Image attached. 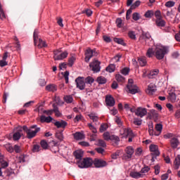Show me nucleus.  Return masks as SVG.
I'll use <instances>...</instances> for the list:
<instances>
[{
	"label": "nucleus",
	"instance_id": "nucleus-1",
	"mask_svg": "<svg viewBox=\"0 0 180 180\" xmlns=\"http://www.w3.org/2000/svg\"><path fill=\"white\" fill-rule=\"evenodd\" d=\"M76 86L80 91H84L85 89L86 94L89 92H92L94 89L91 87H87L85 84L84 77H78L75 79Z\"/></svg>",
	"mask_w": 180,
	"mask_h": 180
},
{
	"label": "nucleus",
	"instance_id": "nucleus-2",
	"mask_svg": "<svg viewBox=\"0 0 180 180\" xmlns=\"http://www.w3.org/2000/svg\"><path fill=\"white\" fill-rule=\"evenodd\" d=\"M23 130L27 133V139H33V137H36L37 133L40 131V127H37V125H32L30 128L24 126Z\"/></svg>",
	"mask_w": 180,
	"mask_h": 180
},
{
	"label": "nucleus",
	"instance_id": "nucleus-3",
	"mask_svg": "<svg viewBox=\"0 0 180 180\" xmlns=\"http://www.w3.org/2000/svg\"><path fill=\"white\" fill-rule=\"evenodd\" d=\"M168 54V48L167 46H158L155 50V56L158 60H162Z\"/></svg>",
	"mask_w": 180,
	"mask_h": 180
},
{
	"label": "nucleus",
	"instance_id": "nucleus-4",
	"mask_svg": "<svg viewBox=\"0 0 180 180\" xmlns=\"http://www.w3.org/2000/svg\"><path fill=\"white\" fill-rule=\"evenodd\" d=\"M93 163L94 161L89 158H86L82 161L80 160L77 162L79 168H89Z\"/></svg>",
	"mask_w": 180,
	"mask_h": 180
},
{
	"label": "nucleus",
	"instance_id": "nucleus-5",
	"mask_svg": "<svg viewBox=\"0 0 180 180\" xmlns=\"http://www.w3.org/2000/svg\"><path fill=\"white\" fill-rule=\"evenodd\" d=\"M125 154L122 155V160L124 161H129V160H131L133 155L134 154V148L133 146H128L124 150Z\"/></svg>",
	"mask_w": 180,
	"mask_h": 180
},
{
	"label": "nucleus",
	"instance_id": "nucleus-6",
	"mask_svg": "<svg viewBox=\"0 0 180 180\" xmlns=\"http://www.w3.org/2000/svg\"><path fill=\"white\" fill-rule=\"evenodd\" d=\"M61 53V51L60 50L53 51V58L55 61L64 60V58H67V57H68V52L64 51L63 53Z\"/></svg>",
	"mask_w": 180,
	"mask_h": 180
},
{
	"label": "nucleus",
	"instance_id": "nucleus-7",
	"mask_svg": "<svg viewBox=\"0 0 180 180\" xmlns=\"http://www.w3.org/2000/svg\"><path fill=\"white\" fill-rule=\"evenodd\" d=\"M127 89L128 90L129 94H131L132 95L139 93V87L136 84H133V79H129Z\"/></svg>",
	"mask_w": 180,
	"mask_h": 180
},
{
	"label": "nucleus",
	"instance_id": "nucleus-8",
	"mask_svg": "<svg viewBox=\"0 0 180 180\" xmlns=\"http://www.w3.org/2000/svg\"><path fill=\"white\" fill-rule=\"evenodd\" d=\"M168 99L170 101V102H172L173 103H175V102H178L179 101V94H176V91H175V89H172L169 91L168 94Z\"/></svg>",
	"mask_w": 180,
	"mask_h": 180
},
{
	"label": "nucleus",
	"instance_id": "nucleus-9",
	"mask_svg": "<svg viewBox=\"0 0 180 180\" xmlns=\"http://www.w3.org/2000/svg\"><path fill=\"white\" fill-rule=\"evenodd\" d=\"M120 134L122 138H127L129 136H133V131L130 128H121L120 130Z\"/></svg>",
	"mask_w": 180,
	"mask_h": 180
},
{
	"label": "nucleus",
	"instance_id": "nucleus-10",
	"mask_svg": "<svg viewBox=\"0 0 180 180\" xmlns=\"http://www.w3.org/2000/svg\"><path fill=\"white\" fill-rule=\"evenodd\" d=\"M94 56H98V53L90 48L87 49L85 52L84 58L86 63H89V60H91V57H94Z\"/></svg>",
	"mask_w": 180,
	"mask_h": 180
},
{
	"label": "nucleus",
	"instance_id": "nucleus-11",
	"mask_svg": "<svg viewBox=\"0 0 180 180\" xmlns=\"http://www.w3.org/2000/svg\"><path fill=\"white\" fill-rule=\"evenodd\" d=\"M91 71L94 72H99L101 71V63L98 60H94L89 64Z\"/></svg>",
	"mask_w": 180,
	"mask_h": 180
},
{
	"label": "nucleus",
	"instance_id": "nucleus-12",
	"mask_svg": "<svg viewBox=\"0 0 180 180\" xmlns=\"http://www.w3.org/2000/svg\"><path fill=\"white\" fill-rule=\"evenodd\" d=\"M135 115L139 117H144V116L147 115V108L142 107L137 108L135 111Z\"/></svg>",
	"mask_w": 180,
	"mask_h": 180
},
{
	"label": "nucleus",
	"instance_id": "nucleus-13",
	"mask_svg": "<svg viewBox=\"0 0 180 180\" xmlns=\"http://www.w3.org/2000/svg\"><path fill=\"white\" fill-rule=\"evenodd\" d=\"M93 164L96 168H103V167H106V165H108V162L102 159H95Z\"/></svg>",
	"mask_w": 180,
	"mask_h": 180
},
{
	"label": "nucleus",
	"instance_id": "nucleus-14",
	"mask_svg": "<svg viewBox=\"0 0 180 180\" xmlns=\"http://www.w3.org/2000/svg\"><path fill=\"white\" fill-rule=\"evenodd\" d=\"M149 148H150V151L152 153V155H155V157H158V155H160V150H158V146L151 144Z\"/></svg>",
	"mask_w": 180,
	"mask_h": 180
},
{
	"label": "nucleus",
	"instance_id": "nucleus-15",
	"mask_svg": "<svg viewBox=\"0 0 180 180\" xmlns=\"http://www.w3.org/2000/svg\"><path fill=\"white\" fill-rule=\"evenodd\" d=\"M105 103L107 106H110V108H112L116 103V102L115 101V98L112 96H106Z\"/></svg>",
	"mask_w": 180,
	"mask_h": 180
},
{
	"label": "nucleus",
	"instance_id": "nucleus-16",
	"mask_svg": "<svg viewBox=\"0 0 180 180\" xmlns=\"http://www.w3.org/2000/svg\"><path fill=\"white\" fill-rule=\"evenodd\" d=\"M73 155L76 160L81 161L84 158V152L82 150H77L73 153Z\"/></svg>",
	"mask_w": 180,
	"mask_h": 180
},
{
	"label": "nucleus",
	"instance_id": "nucleus-17",
	"mask_svg": "<svg viewBox=\"0 0 180 180\" xmlns=\"http://www.w3.org/2000/svg\"><path fill=\"white\" fill-rule=\"evenodd\" d=\"M68 123L64 120L56 121L54 122V125L56 126L58 129H65Z\"/></svg>",
	"mask_w": 180,
	"mask_h": 180
},
{
	"label": "nucleus",
	"instance_id": "nucleus-18",
	"mask_svg": "<svg viewBox=\"0 0 180 180\" xmlns=\"http://www.w3.org/2000/svg\"><path fill=\"white\" fill-rule=\"evenodd\" d=\"M156 91H157V87L155 86L154 84L150 83L148 86L146 93L148 95H153L154 94V92H155Z\"/></svg>",
	"mask_w": 180,
	"mask_h": 180
},
{
	"label": "nucleus",
	"instance_id": "nucleus-19",
	"mask_svg": "<svg viewBox=\"0 0 180 180\" xmlns=\"http://www.w3.org/2000/svg\"><path fill=\"white\" fill-rule=\"evenodd\" d=\"M95 82V79L91 76H88L84 79V83L86 84V86L88 85L89 88H92V84Z\"/></svg>",
	"mask_w": 180,
	"mask_h": 180
},
{
	"label": "nucleus",
	"instance_id": "nucleus-20",
	"mask_svg": "<svg viewBox=\"0 0 180 180\" xmlns=\"http://www.w3.org/2000/svg\"><path fill=\"white\" fill-rule=\"evenodd\" d=\"M170 146L172 148H176L179 146V140L176 137H173L170 140Z\"/></svg>",
	"mask_w": 180,
	"mask_h": 180
},
{
	"label": "nucleus",
	"instance_id": "nucleus-21",
	"mask_svg": "<svg viewBox=\"0 0 180 180\" xmlns=\"http://www.w3.org/2000/svg\"><path fill=\"white\" fill-rule=\"evenodd\" d=\"M53 121V117L51 116L46 117L45 115H41L40 117L41 123H51Z\"/></svg>",
	"mask_w": 180,
	"mask_h": 180
},
{
	"label": "nucleus",
	"instance_id": "nucleus-22",
	"mask_svg": "<svg viewBox=\"0 0 180 180\" xmlns=\"http://www.w3.org/2000/svg\"><path fill=\"white\" fill-rule=\"evenodd\" d=\"M129 176H131V178H134L135 179H139V178H143L144 174H142L140 172H131Z\"/></svg>",
	"mask_w": 180,
	"mask_h": 180
},
{
	"label": "nucleus",
	"instance_id": "nucleus-23",
	"mask_svg": "<svg viewBox=\"0 0 180 180\" xmlns=\"http://www.w3.org/2000/svg\"><path fill=\"white\" fill-rule=\"evenodd\" d=\"M73 137L75 140H84L85 139V134L82 132H75L73 134Z\"/></svg>",
	"mask_w": 180,
	"mask_h": 180
},
{
	"label": "nucleus",
	"instance_id": "nucleus-24",
	"mask_svg": "<svg viewBox=\"0 0 180 180\" xmlns=\"http://www.w3.org/2000/svg\"><path fill=\"white\" fill-rule=\"evenodd\" d=\"M88 116L94 123L97 122L99 120V117L96 112H90L89 114H88Z\"/></svg>",
	"mask_w": 180,
	"mask_h": 180
},
{
	"label": "nucleus",
	"instance_id": "nucleus-25",
	"mask_svg": "<svg viewBox=\"0 0 180 180\" xmlns=\"http://www.w3.org/2000/svg\"><path fill=\"white\" fill-rule=\"evenodd\" d=\"M167 22L162 18H158L155 20V25L158 27H164Z\"/></svg>",
	"mask_w": 180,
	"mask_h": 180
},
{
	"label": "nucleus",
	"instance_id": "nucleus-26",
	"mask_svg": "<svg viewBox=\"0 0 180 180\" xmlns=\"http://www.w3.org/2000/svg\"><path fill=\"white\" fill-rule=\"evenodd\" d=\"M155 130H156L155 136H160V134H161V131H162V124H157L155 125Z\"/></svg>",
	"mask_w": 180,
	"mask_h": 180
},
{
	"label": "nucleus",
	"instance_id": "nucleus-27",
	"mask_svg": "<svg viewBox=\"0 0 180 180\" xmlns=\"http://www.w3.org/2000/svg\"><path fill=\"white\" fill-rule=\"evenodd\" d=\"M46 89L49 92H56L57 91V86L56 84H49L46 86Z\"/></svg>",
	"mask_w": 180,
	"mask_h": 180
},
{
	"label": "nucleus",
	"instance_id": "nucleus-28",
	"mask_svg": "<svg viewBox=\"0 0 180 180\" xmlns=\"http://www.w3.org/2000/svg\"><path fill=\"white\" fill-rule=\"evenodd\" d=\"M174 169H178L180 167V155H178L174 161Z\"/></svg>",
	"mask_w": 180,
	"mask_h": 180
},
{
	"label": "nucleus",
	"instance_id": "nucleus-29",
	"mask_svg": "<svg viewBox=\"0 0 180 180\" xmlns=\"http://www.w3.org/2000/svg\"><path fill=\"white\" fill-rule=\"evenodd\" d=\"M138 63L141 65V67H144L147 64V59H146V57H141L138 59Z\"/></svg>",
	"mask_w": 180,
	"mask_h": 180
},
{
	"label": "nucleus",
	"instance_id": "nucleus-30",
	"mask_svg": "<svg viewBox=\"0 0 180 180\" xmlns=\"http://www.w3.org/2000/svg\"><path fill=\"white\" fill-rule=\"evenodd\" d=\"M107 79L105 78V77L100 76L96 79V82L100 85H103V84H106Z\"/></svg>",
	"mask_w": 180,
	"mask_h": 180
},
{
	"label": "nucleus",
	"instance_id": "nucleus-31",
	"mask_svg": "<svg viewBox=\"0 0 180 180\" xmlns=\"http://www.w3.org/2000/svg\"><path fill=\"white\" fill-rule=\"evenodd\" d=\"M8 167V162L4 160V156L0 155V167L6 168Z\"/></svg>",
	"mask_w": 180,
	"mask_h": 180
},
{
	"label": "nucleus",
	"instance_id": "nucleus-32",
	"mask_svg": "<svg viewBox=\"0 0 180 180\" xmlns=\"http://www.w3.org/2000/svg\"><path fill=\"white\" fill-rule=\"evenodd\" d=\"M64 101L66 103H72L74 102V98L71 95L65 96Z\"/></svg>",
	"mask_w": 180,
	"mask_h": 180
},
{
	"label": "nucleus",
	"instance_id": "nucleus-33",
	"mask_svg": "<svg viewBox=\"0 0 180 180\" xmlns=\"http://www.w3.org/2000/svg\"><path fill=\"white\" fill-rule=\"evenodd\" d=\"M4 148H6V151H8V153H13V146H12V144L11 143H6L4 145Z\"/></svg>",
	"mask_w": 180,
	"mask_h": 180
},
{
	"label": "nucleus",
	"instance_id": "nucleus-34",
	"mask_svg": "<svg viewBox=\"0 0 180 180\" xmlns=\"http://www.w3.org/2000/svg\"><path fill=\"white\" fill-rule=\"evenodd\" d=\"M53 112H54L56 116L59 117V116H61V112L58 110V107H57V105L53 104Z\"/></svg>",
	"mask_w": 180,
	"mask_h": 180
},
{
	"label": "nucleus",
	"instance_id": "nucleus-35",
	"mask_svg": "<svg viewBox=\"0 0 180 180\" xmlns=\"http://www.w3.org/2000/svg\"><path fill=\"white\" fill-rule=\"evenodd\" d=\"M115 70L116 65H115V64H110L106 68V71H108V72H115Z\"/></svg>",
	"mask_w": 180,
	"mask_h": 180
},
{
	"label": "nucleus",
	"instance_id": "nucleus-36",
	"mask_svg": "<svg viewBox=\"0 0 180 180\" xmlns=\"http://www.w3.org/2000/svg\"><path fill=\"white\" fill-rule=\"evenodd\" d=\"M155 54V51H154V49H153V48H149L146 52V56L149 58H151V57H153V56H154Z\"/></svg>",
	"mask_w": 180,
	"mask_h": 180
},
{
	"label": "nucleus",
	"instance_id": "nucleus-37",
	"mask_svg": "<svg viewBox=\"0 0 180 180\" xmlns=\"http://www.w3.org/2000/svg\"><path fill=\"white\" fill-rule=\"evenodd\" d=\"M76 60H77V58L75 56H71L68 59V65H69V67H72V65H74V63H75Z\"/></svg>",
	"mask_w": 180,
	"mask_h": 180
},
{
	"label": "nucleus",
	"instance_id": "nucleus-38",
	"mask_svg": "<svg viewBox=\"0 0 180 180\" xmlns=\"http://www.w3.org/2000/svg\"><path fill=\"white\" fill-rule=\"evenodd\" d=\"M37 46L39 49H43V47H47L46 41H43L41 39H39V44Z\"/></svg>",
	"mask_w": 180,
	"mask_h": 180
},
{
	"label": "nucleus",
	"instance_id": "nucleus-39",
	"mask_svg": "<svg viewBox=\"0 0 180 180\" xmlns=\"http://www.w3.org/2000/svg\"><path fill=\"white\" fill-rule=\"evenodd\" d=\"M128 37L131 40H136L137 37H136V32L134 31H129Z\"/></svg>",
	"mask_w": 180,
	"mask_h": 180
},
{
	"label": "nucleus",
	"instance_id": "nucleus-40",
	"mask_svg": "<svg viewBox=\"0 0 180 180\" xmlns=\"http://www.w3.org/2000/svg\"><path fill=\"white\" fill-rule=\"evenodd\" d=\"M108 127H109V126L108 125V124H102L99 129L100 132L103 133V131H106V130H108Z\"/></svg>",
	"mask_w": 180,
	"mask_h": 180
},
{
	"label": "nucleus",
	"instance_id": "nucleus-41",
	"mask_svg": "<svg viewBox=\"0 0 180 180\" xmlns=\"http://www.w3.org/2000/svg\"><path fill=\"white\" fill-rule=\"evenodd\" d=\"M145 18H153V16H154V11L152 10H149L148 11L146 12V13L144 14Z\"/></svg>",
	"mask_w": 180,
	"mask_h": 180
},
{
	"label": "nucleus",
	"instance_id": "nucleus-42",
	"mask_svg": "<svg viewBox=\"0 0 180 180\" xmlns=\"http://www.w3.org/2000/svg\"><path fill=\"white\" fill-rule=\"evenodd\" d=\"M133 123L135 124V126H141L143 120H140L139 118H134Z\"/></svg>",
	"mask_w": 180,
	"mask_h": 180
},
{
	"label": "nucleus",
	"instance_id": "nucleus-43",
	"mask_svg": "<svg viewBox=\"0 0 180 180\" xmlns=\"http://www.w3.org/2000/svg\"><path fill=\"white\" fill-rule=\"evenodd\" d=\"M22 137V134L20 132H15L13 135V139L15 141L19 140Z\"/></svg>",
	"mask_w": 180,
	"mask_h": 180
},
{
	"label": "nucleus",
	"instance_id": "nucleus-44",
	"mask_svg": "<svg viewBox=\"0 0 180 180\" xmlns=\"http://www.w3.org/2000/svg\"><path fill=\"white\" fill-rule=\"evenodd\" d=\"M115 23H116L117 27H123V20H122V18H117Z\"/></svg>",
	"mask_w": 180,
	"mask_h": 180
},
{
	"label": "nucleus",
	"instance_id": "nucleus-45",
	"mask_svg": "<svg viewBox=\"0 0 180 180\" xmlns=\"http://www.w3.org/2000/svg\"><path fill=\"white\" fill-rule=\"evenodd\" d=\"M33 37H34V43L36 46V44H37V40L39 39V32H37V30H35L34 32Z\"/></svg>",
	"mask_w": 180,
	"mask_h": 180
},
{
	"label": "nucleus",
	"instance_id": "nucleus-46",
	"mask_svg": "<svg viewBox=\"0 0 180 180\" xmlns=\"http://www.w3.org/2000/svg\"><path fill=\"white\" fill-rule=\"evenodd\" d=\"M56 137L58 140H60V141H63V140H64V135L63 134V132H57L56 134Z\"/></svg>",
	"mask_w": 180,
	"mask_h": 180
},
{
	"label": "nucleus",
	"instance_id": "nucleus-47",
	"mask_svg": "<svg viewBox=\"0 0 180 180\" xmlns=\"http://www.w3.org/2000/svg\"><path fill=\"white\" fill-rule=\"evenodd\" d=\"M88 126L92 133H94V134H96V133H98V130H96V128L94 125H92L91 123H89Z\"/></svg>",
	"mask_w": 180,
	"mask_h": 180
},
{
	"label": "nucleus",
	"instance_id": "nucleus-48",
	"mask_svg": "<svg viewBox=\"0 0 180 180\" xmlns=\"http://www.w3.org/2000/svg\"><path fill=\"white\" fill-rule=\"evenodd\" d=\"M165 6L167 8H172V6H175V2L173 1H167L165 4Z\"/></svg>",
	"mask_w": 180,
	"mask_h": 180
},
{
	"label": "nucleus",
	"instance_id": "nucleus-49",
	"mask_svg": "<svg viewBox=\"0 0 180 180\" xmlns=\"http://www.w3.org/2000/svg\"><path fill=\"white\" fill-rule=\"evenodd\" d=\"M13 151H15V153H16L17 154H19L22 153V148H20V146H19L18 145H15L13 147Z\"/></svg>",
	"mask_w": 180,
	"mask_h": 180
},
{
	"label": "nucleus",
	"instance_id": "nucleus-50",
	"mask_svg": "<svg viewBox=\"0 0 180 180\" xmlns=\"http://www.w3.org/2000/svg\"><path fill=\"white\" fill-rule=\"evenodd\" d=\"M41 147H42V148H44V150H47L48 147H49V143H47V141L42 140L41 141Z\"/></svg>",
	"mask_w": 180,
	"mask_h": 180
},
{
	"label": "nucleus",
	"instance_id": "nucleus-51",
	"mask_svg": "<svg viewBox=\"0 0 180 180\" xmlns=\"http://www.w3.org/2000/svg\"><path fill=\"white\" fill-rule=\"evenodd\" d=\"M103 139L104 140H106L107 141H108V140L111 139L112 135H110V134L109 132H105L103 134Z\"/></svg>",
	"mask_w": 180,
	"mask_h": 180
},
{
	"label": "nucleus",
	"instance_id": "nucleus-52",
	"mask_svg": "<svg viewBox=\"0 0 180 180\" xmlns=\"http://www.w3.org/2000/svg\"><path fill=\"white\" fill-rule=\"evenodd\" d=\"M141 4V1H135L131 6V9H136V8H139L140 6V4Z\"/></svg>",
	"mask_w": 180,
	"mask_h": 180
},
{
	"label": "nucleus",
	"instance_id": "nucleus-53",
	"mask_svg": "<svg viewBox=\"0 0 180 180\" xmlns=\"http://www.w3.org/2000/svg\"><path fill=\"white\" fill-rule=\"evenodd\" d=\"M115 78L118 82H124V77H123L122 75H117L115 76Z\"/></svg>",
	"mask_w": 180,
	"mask_h": 180
},
{
	"label": "nucleus",
	"instance_id": "nucleus-54",
	"mask_svg": "<svg viewBox=\"0 0 180 180\" xmlns=\"http://www.w3.org/2000/svg\"><path fill=\"white\" fill-rule=\"evenodd\" d=\"M148 171H150V167H148V166H147V167L142 168L140 171V173L142 175H144V174H147V172H148Z\"/></svg>",
	"mask_w": 180,
	"mask_h": 180
},
{
	"label": "nucleus",
	"instance_id": "nucleus-55",
	"mask_svg": "<svg viewBox=\"0 0 180 180\" xmlns=\"http://www.w3.org/2000/svg\"><path fill=\"white\" fill-rule=\"evenodd\" d=\"M98 143L97 146H99V147H106V143L105 142V141L102 139H98Z\"/></svg>",
	"mask_w": 180,
	"mask_h": 180
},
{
	"label": "nucleus",
	"instance_id": "nucleus-56",
	"mask_svg": "<svg viewBox=\"0 0 180 180\" xmlns=\"http://www.w3.org/2000/svg\"><path fill=\"white\" fill-rule=\"evenodd\" d=\"M158 75V70L153 71L149 75V78H155Z\"/></svg>",
	"mask_w": 180,
	"mask_h": 180
},
{
	"label": "nucleus",
	"instance_id": "nucleus-57",
	"mask_svg": "<svg viewBox=\"0 0 180 180\" xmlns=\"http://www.w3.org/2000/svg\"><path fill=\"white\" fill-rule=\"evenodd\" d=\"M132 19L134 20H139L140 19V14L139 13H134L132 15Z\"/></svg>",
	"mask_w": 180,
	"mask_h": 180
},
{
	"label": "nucleus",
	"instance_id": "nucleus-58",
	"mask_svg": "<svg viewBox=\"0 0 180 180\" xmlns=\"http://www.w3.org/2000/svg\"><path fill=\"white\" fill-rule=\"evenodd\" d=\"M129 72L130 70L129 68H124L121 70V74H122L123 75H128Z\"/></svg>",
	"mask_w": 180,
	"mask_h": 180
},
{
	"label": "nucleus",
	"instance_id": "nucleus-59",
	"mask_svg": "<svg viewBox=\"0 0 180 180\" xmlns=\"http://www.w3.org/2000/svg\"><path fill=\"white\" fill-rule=\"evenodd\" d=\"M114 41L115 43H117L118 44H124V41H123V39L120 38H115Z\"/></svg>",
	"mask_w": 180,
	"mask_h": 180
},
{
	"label": "nucleus",
	"instance_id": "nucleus-60",
	"mask_svg": "<svg viewBox=\"0 0 180 180\" xmlns=\"http://www.w3.org/2000/svg\"><path fill=\"white\" fill-rule=\"evenodd\" d=\"M70 76V72L66 71L64 72L63 77L65 78V84H68V77Z\"/></svg>",
	"mask_w": 180,
	"mask_h": 180
},
{
	"label": "nucleus",
	"instance_id": "nucleus-61",
	"mask_svg": "<svg viewBox=\"0 0 180 180\" xmlns=\"http://www.w3.org/2000/svg\"><path fill=\"white\" fill-rule=\"evenodd\" d=\"M155 16L156 19H162V15H161V11H155Z\"/></svg>",
	"mask_w": 180,
	"mask_h": 180
},
{
	"label": "nucleus",
	"instance_id": "nucleus-62",
	"mask_svg": "<svg viewBox=\"0 0 180 180\" xmlns=\"http://www.w3.org/2000/svg\"><path fill=\"white\" fill-rule=\"evenodd\" d=\"M82 13H86V15H87L88 16H91L92 15V11H91L90 9H85L84 10Z\"/></svg>",
	"mask_w": 180,
	"mask_h": 180
},
{
	"label": "nucleus",
	"instance_id": "nucleus-63",
	"mask_svg": "<svg viewBox=\"0 0 180 180\" xmlns=\"http://www.w3.org/2000/svg\"><path fill=\"white\" fill-rule=\"evenodd\" d=\"M43 113L46 115V116H51L53 115V110H44Z\"/></svg>",
	"mask_w": 180,
	"mask_h": 180
},
{
	"label": "nucleus",
	"instance_id": "nucleus-64",
	"mask_svg": "<svg viewBox=\"0 0 180 180\" xmlns=\"http://www.w3.org/2000/svg\"><path fill=\"white\" fill-rule=\"evenodd\" d=\"M8 65V62L4 59L0 60V67H5Z\"/></svg>",
	"mask_w": 180,
	"mask_h": 180
}]
</instances>
